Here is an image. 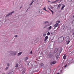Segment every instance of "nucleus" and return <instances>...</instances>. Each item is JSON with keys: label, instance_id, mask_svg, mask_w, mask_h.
<instances>
[{"label": "nucleus", "instance_id": "nucleus-1", "mask_svg": "<svg viewBox=\"0 0 74 74\" xmlns=\"http://www.w3.org/2000/svg\"><path fill=\"white\" fill-rule=\"evenodd\" d=\"M71 38V36H67L65 38V41L66 42L67 44H69L70 42V40H73V38Z\"/></svg>", "mask_w": 74, "mask_h": 74}, {"label": "nucleus", "instance_id": "nucleus-2", "mask_svg": "<svg viewBox=\"0 0 74 74\" xmlns=\"http://www.w3.org/2000/svg\"><path fill=\"white\" fill-rule=\"evenodd\" d=\"M17 53L18 52L16 51H11L10 52V55L11 56H15Z\"/></svg>", "mask_w": 74, "mask_h": 74}, {"label": "nucleus", "instance_id": "nucleus-3", "mask_svg": "<svg viewBox=\"0 0 74 74\" xmlns=\"http://www.w3.org/2000/svg\"><path fill=\"white\" fill-rule=\"evenodd\" d=\"M64 37L63 36L61 37H60L58 40V41L60 43H61L63 41V40H64Z\"/></svg>", "mask_w": 74, "mask_h": 74}, {"label": "nucleus", "instance_id": "nucleus-4", "mask_svg": "<svg viewBox=\"0 0 74 74\" xmlns=\"http://www.w3.org/2000/svg\"><path fill=\"white\" fill-rule=\"evenodd\" d=\"M62 49H58V52L57 53V54H58V58H59V55H60V53H61V52H62Z\"/></svg>", "mask_w": 74, "mask_h": 74}, {"label": "nucleus", "instance_id": "nucleus-5", "mask_svg": "<svg viewBox=\"0 0 74 74\" xmlns=\"http://www.w3.org/2000/svg\"><path fill=\"white\" fill-rule=\"evenodd\" d=\"M14 11H12V12L8 14L7 15H6V17H7V16H10V15H12V14H13V13H14Z\"/></svg>", "mask_w": 74, "mask_h": 74}, {"label": "nucleus", "instance_id": "nucleus-6", "mask_svg": "<svg viewBox=\"0 0 74 74\" xmlns=\"http://www.w3.org/2000/svg\"><path fill=\"white\" fill-rule=\"evenodd\" d=\"M48 36H46L45 37V39L44 40V41L45 42H47L48 41Z\"/></svg>", "mask_w": 74, "mask_h": 74}, {"label": "nucleus", "instance_id": "nucleus-7", "mask_svg": "<svg viewBox=\"0 0 74 74\" xmlns=\"http://www.w3.org/2000/svg\"><path fill=\"white\" fill-rule=\"evenodd\" d=\"M13 73H14V71H11V72L10 73H7V74H13ZM2 74H5V73H3Z\"/></svg>", "mask_w": 74, "mask_h": 74}, {"label": "nucleus", "instance_id": "nucleus-8", "mask_svg": "<svg viewBox=\"0 0 74 74\" xmlns=\"http://www.w3.org/2000/svg\"><path fill=\"white\" fill-rule=\"evenodd\" d=\"M56 63V61H54L52 62H51V63L50 64L52 65V64H55Z\"/></svg>", "mask_w": 74, "mask_h": 74}, {"label": "nucleus", "instance_id": "nucleus-9", "mask_svg": "<svg viewBox=\"0 0 74 74\" xmlns=\"http://www.w3.org/2000/svg\"><path fill=\"white\" fill-rule=\"evenodd\" d=\"M54 27H57L58 26H59V24L58 23H56V24H55L54 25Z\"/></svg>", "mask_w": 74, "mask_h": 74}, {"label": "nucleus", "instance_id": "nucleus-10", "mask_svg": "<svg viewBox=\"0 0 74 74\" xmlns=\"http://www.w3.org/2000/svg\"><path fill=\"white\" fill-rule=\"evenodd\" d=\"M22 52H20L18 53L17 54L18 56H20V55H21V54H22Z\"/></svg>", "mask_w": 74, "mask_h": 74}, {"label": "nucleus", "instance_id": "nucleus-11", "mask_svg": "<svg viewBox=\"0 0 74 74\" xmlns=\"http://www.w3.org/2000/svg\"><path fill=\"white\" fill-rule=\"evenodd\" d=\"M43 10H45V11H47V12H49V11H47L46 9V8L45 7H44L43 8Z\"/></svg>", "mask_w": 74, "mask_h": 74}, {"label": "nucleus", "instance_id": "nucleus-12", "mask_svg": "<svg viewBox=\"0 0 74 74\" xmlns=\"http://www.w3.org/2000/svg\"><path fill=\"white\" fill-rule=\"evenodd\" d=\"M58 48H56L55 50V52H58Z\"/></svg>", "mask_w": 74, "mask_h": 74}, {"label": "nucleus", "instance_id": "nucleus-13", "mask_svg": "<svg viewBox=\"0 0 74 74\" xmlns=\"http://www.w3.org/2000/svg\"><path fill=\"white\" fill-rule=\"evenodd\" d=\"M64 7H65V5H63L61 8V10H63V9L64 8Z\"/></svg>", "mask_w": 74, "mask_h": 74}, {"label": "nucleus", "instance_id": "nucleus-14", "mask_svg": "<svg viewBox=\"0 0 74 74\" xmlns=\"http://www.w3.org/2000/svg\"><path fill=\"white\" fill-rule=\"evenodd\" d=\"M61 6V4H60L58 5V9H59V8H60V7Z\"/></svg>", "mask_w": 74, "mask_h": 74}, {"label": "nucleus", "instance_id": "nucleus-15", "mask_svg": "<svg viewBox=\"0 0 74 74\" xmlns=\"http://www.w3.org/2000/svg\"><path fill=\"white\" fill-rule=\"evenodd\" d=\"M40 66H41L42 67H43L44 66V64L43 63H41L40 64Z\"/></svg>", "mask_w": 74, "mask_h": 74}, {"label": "nucleus", "instance_id": "nucleus-16", "mask_svg": "<svg viewBox=\"0 0 74 74\" xmlns=\"http://www.w3.org/2000/svg\"><path fill=\"white\" fill-rule=\"evenodd\" d=\"M63 58L64 59H66V56L65 55L64 56Z\"/></svg>", "mask_w": 74, "mask_h": 74}, {"label": "nucleus", "instance_id": "nucleus-17", "mask_svg": "<svg viewBox=\"0 0 74 74\" xmlns=\"http://www.w3.org/2000/svg\"><path fill=\"white\" fill-rule=\"evenodd\" d=\"M51 29H52V26H50L49 27V29L48 30H51Z\"/></svg>", "mask_w": 74, "mask_h": 74}, {"label": "nucleus", "instance_id": "nucleus-18", "mask_svg": "<svg viewBox=\"0 0 74 74\" xmlns=\"http://www.w3.org/2000/svg\"><path fill=\"white\" fill-rule=\"evenodd\" d=\"M8 69V67H7L5 69V70H7V69Z\"/></svg>", "mask_w": 74, "mask_h": 74}, {"label": "nucleus", "instance_id": "nucleus-19", "mask_svg": "<svg viewBox=\"0 0 74 74\" xmlns=\"http://www.w3.org/2000/svg\"><path fill=\"white\" fill-rule=\"evenodd\" d=\"M18 67V64H17L15 66V67Z\"/></svg>", "mask_w": 74, "mask_h": 74}, {"label": "nucleus", "instance_id": "nucleus-20", "mask_svg": "<svg viewBox=\"0 0 74 74\" xmlns=\"http://www.w3.org/2000/svg\"><path fill=\"white\" fill-rule=\"evenodd\" d=\"M72 25L73 26H74V19L72 22Z\"/></svg>", "mask_w": 74, "mask_h": 74}, {"label": "nucleus", "instance_id": "nucleus-21", "mask_svg": "<svg viewBox=\"0 0 74 74\" xmlns=\"http://www.w3.org/2000/svg\"><path fill=\"white\" fill-rule=\"evenodd\" d=\"M7 66H10V64L9 63H7Z\"/></svg>", "mask_w": 74, "mask_h": 74}, {"label": "nucleus", "instance_id": "nucleus-22", "mask_svg": "<svg viewBox=\"0 0 74 74\" xmlns=\"http://www.w3.org/2000/svg\"><path fill=\"white\" fill-rule=\"evenodd\" d=\"M50 11H51V12L53 14V11L51 10Z\"/></svg>", "mask_w": 74, "mask_h": 74}, {"label": "nucleus", "instance_id": "nucleus-23", "mask_svg": "<svg viewBox=\"0 0 74 74\" xmlns=\"http://www.w3.org/2000/svg\"><path fill=\"white\" fill-rule=\"evenodd\" d=\"M43 36L44 37H45V36H46V34H43Z\"/></svg>", "mask_w": 74, "mask_h": 74}, {"label": "nucleus", "instance_id": "nucleus-24", "mask_svg": "<svg viewBox=\"0 0 74 74\" xmlns=\"http://www.w3.org/2000/svg\"><path fill=\"white\" fill-rule=\"evenodd\" d=\"M28 59V57H27L25 60H27Z\"/></svg>", "mask_w": 74, "mask_h": 74}, {"label": "nucleus", "instance_id": "nucleus-25", "mask_svg": "<svg viewBox=\"0 0 74 74\" xmlns=\"http://www.w3.org/2000/svg\"><path fill=\"white\" fill-rule=\"evenodd\" d=\"M47 35H48V36L50 35V33H49V32H48L47 34Z\"/></svg>", "mask_w": 74, "mask_h": 74}, {"label": "nucleus", "instance_id": "nucleus-26", "mask_svg": "<svg viewBox=\"0 0 74 74\" xmlns=\"http://www.w3.org/2000/svg\"><path fill=\"white\" fill-rule=\"evenodd\" d=\"M48 21H46L45 22V23L46 24L47 23H48Z\"/></svg>", "mask_w": 74, "mask_h": 74}, {"label": "nucleus", "instance_id": "nucleus-27", "mask_svg": "<svg viewBox=\"0 0 74 74\" xmlns=\"http://www.w3.org/2000/svg\"><path fill=\"white\" fill-rule=\"evenodd\" d=\"M48 9L49 10H50V11H51V9H50V8H49V7H48Z\"/></svg>", "mask_w": 74, "mask_h": 74}, {"label": "nucleus", "instance_id": "nucleus-28", "mask_svg": "<svg viewBox=\"0 0 74 74\" xmlns=\"http://www.w3.org/2000/svg\"><path fill=\"white\" fill-rule=\"evenodd\" d=\"M15 37H18V35H15Z\"/></svg>", "mask_w": 74, "mask_h": 74}, {"label": "nucleus", "instance_id": "nucleus-29", "mask_svg": "<svg viewBox=\"0 0 74 74\" xmlns=\"http://www.w3.org/2000/svg\"><path fill=\"white\" fill-rule=\"evenodd\" d=\"M22 7H23L22 6H21L20 8V9H21V8H22Z\"/></svg>", "mask_w": 74, "mask_h": 74}, {"label": "nucleus", "instance_id": "nucleus-30", "mask_svg": "<svg viewBox=\"0 0 74 74\" xmlns=\"http://www.w3.org/2000/svg\"><path fill=\"white\" fill-rule=\"evenodd\" d=\"M33 53V52H32V51H31V52H30V53L31 54H32Z\"/></svg>", "mask_w": 74, "mask_h": 74}, {"label": "nucleus", "instance_id": "nucleus-31", "mask_svg": "<svg viewBox=\"0 0 74 74\" xmlns=\"http://www.w3.org/2000/svg\"><path fill=\"white\" fill-rule=\"evenodd\" d=\"M32 4H33V3H31L29 5H32Z\"/></svg>", "mask_w": 74, "mask_h": 74}, {"label": "nucleus", "instance_id": "nucleus-32", "mask_svg": "<svg viewBox=\"0 0 74 74\" xmlns=\"http://www.w3.org/2000/svg\"><path fill=\"white\" fill-rule=\"evenodd\" d=\"M69 1H70V2H71V1H72L73 0H69Z\"/></svg>", "mask_w": 74, "mask_h": 74}, {"label": "nucleus", "instance_id": "nucleus-33", "mask_svg": "<svg viewBox=\"0 0 74 74\" xmlns=\"http://www.w3.org/2000/svg\"><path fill=\"white\" fill-rule=\"evenodd\" d=\"M34 1H32V3H33V2H34Z\"/></svg>", "mask_w": 74, "mask_h": 74}, {"label": "nucleus", "instance_id": "nucleus-34", "mask_svg": "<svg viewBox=\"0 0 74 74\" xmlns=\"http://www.w3.org/2000/svg\"><path fill=\"white\" fill-rule=\"evenodd\" d=\"M25 74V71H23V73H22V74Z\"/></svg>", "mask_w": 74, "mask_h": 74}, {"label": "nucleus", "instance_id": "nucleus-35", "mask_svg": "<svg viewBox=\"0 0 74 74\" xmlns=\"http://www.w3.org/2000/svg\"><path fill=\"white\" fill-rule=\"evenodd\" d=\"M66 66H67V65H66L65 66H64V67H66Z\"/></svg>", "mask_w": 74, "mask_h": 74}, {"label": "nucleus", "instance_id": "nucleus-36", "mask_svg": "<svg viewBox=\"0 0 74 74\" xmlns=\"http://www.w3.org/2000/svg\"><path fill=\"white\" fill-rule=\"evenodd\" d=\"M57 22H58V23H60V21H58Z\"/></svg>", "mask_w": 74, "mask_h": 74}, {"label": "nucleus", "instance_id": "nucleus-37", "mask_svg": "<svg viewBox=\"0 0 74 74\" xmlns=\"http://www.w3.org/2000/svg\"><path fill=\"white\" fill-rule=\"evenodd\" d=\"M56 2H58V0H57L56 1Z\"/></svg>", "mask_w": 74, "mask_h": 74}, {"label": "nucleus", "instance_id": "nucleus-38", "mask_svg": "<svg viewBox=\"0 0 74 74\" xmlns=\"http://www.w3.org/2000/svg\"><path fill=\"white\" fill-rule=\"evenodd\" d=\"M73 37H74V33H73Z\"/></svg>", "mask_w": 74, "mask_h": 74}, {"label": "nucleus", "instance_id": "nucleus-39", "mask_svg": "<svg viewBox=\"0 0 74 74\" xmlns=\"http://www.w3.org/2000/svg\"><path fill=\"white\" fill-rule=\"evenodd\" d=\"M48 3H50V1H48Z\"/></svg>", "mask_w": 74, "mask_h": 74}, {"label": "nucleus", "instance_id": "nucleus-40", "mask_svg": "<svg viewBox=\"0 0 74 74\" xmlns=\"http://www.w3.org/2000/svg\"><path fill=\"white\" fill-rule=\"evenodd\" d=\"M73 33H74V29L73 30Z\"/></svg>", "mask_w": 74, "mask_h": 74}, {"label": "nucleus", "instance_id": "nucleus-41", "mask_svg": "<svg viewBox=\"0 0 74 74\" xmlns=\"http://www.w3.org/2000/svg\"><path fill=\"white\" fill-rule=\"evenodd\" d=\"M56 29V28H55V27L54 28V29Z\"/></svg>", "mask_w": 74, "mask_h": 74}, {"label": "nucleus", "instance_id": "nucleus-42", "mask_svg": "<svg viewBox=\"0 0 74 74\" xmlns=\"http://www.w3.org/2000/svg\"><path fill=\"white\" fill-rule=\"evenodd\" d=\"M58 28H59V27H58L57 29H58Z\"/></svg>", "mask_w": 74, "mask_h": 74}, {"label": "nucleus", "instance_id": "nucleus-43", "mask_svg": "<svg viewBox=\"0 0 74 74\" xmlns=\"http://www.w3.org/2000/svg\"><path fill=\"white\" fill-rule=\"evenodd\" d=\"M58 28H59V27H58L57 29H58Z\"/></svg>", "mask_w": 74, "mask_h": 74}, {"label": "nucleus", "instance_id": "nucleus-44", "mask_svg": "<svg viewBox=\"0 0 74 74\" xmlns=\"http://www.w3.org/2000/svg\"><path fill=\"white\" fill-rule=\"evenodd\" d=\"M69 34H70V33H69Z\"/></svg>", "mask_w": 74, "mask_h": 74}, {"label": "nucleus", "instance_id": "nucleus-45", "mask_svg": "<svg viewBox=\"0 0 74 74\" xmlns=\"http://www.w3.org/2000/svg\"><path fill=\"white\" fill-rule=\"evenodd\" d=\"M53 8V7L52 8Z\"/></svg>", "mask_w": 74, "mask_h": 74}, {"label": "nucleus", "instance_id": "nucleus-46", "mask_svg": "<svg viewBox=\"0 0 74 74\" xmlns=\"http://www.w3.org/2000/svg\"><path fill=\"white\" fill-rule=\"evenodd\" d=\"M57 74H59V73H57Z\"/></svg>", "mask_w": 74, "mask_h": 74}]
</instances>
